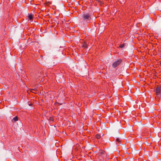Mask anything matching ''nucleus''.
I'll return each mask as SVG.
<instances>
[{"label":"nucleus","mask_w":161,"mask_h":161,"mask_svg":"<svg viewBox=\"0 0 161 161\" xmlns=\"http://www.w3.org/2000/svg\"><path fill=\"white\" fill-rule=\"evenodd\" d=\"M156 95L155 98L157 100H161V86H158L156 89Z\"/></svg>","instance_id":"obj_1"},{"label":"nucleus","mask_w":161,"mask_h":161,"mask_svg":"<svg viewBox=\"0 0 161 161\" xmlns=\"http://www.w3.org/2000/svg\"><path fill=\"white\" fill-rule=\"evenodd\" d=\"M88 45L87 43V42L85 41L84 42L81 44V46L85 48H87L88 47Z\"/></svg>","instance_id":"obj_4"},{"label":"nucleus","mask_w":161,"mask_h":161,"mask_svg":"<svg viewBox=\"0 0 161 161\" xmlns=\"http://www.w3.org/2000/svg\"><path fill=\"white\" fill-rule=\"evenodd\" d=\"M116 142H118L119 144H120L121 143V141L118 138H117L116 139Z\"/></svg>","instance_id":"obj_9"},{"label":"nucleus","mask_w":161,"mask_h":161,"mask_svg":"<svg viewBox=\"0 0 161 161\" xmlns=\"http://www.w3.org/2000/svg\"><path fill=\"white\" fill-rule=\"evenodd\" d=\"M82 19L84 22L88 23L91 19V15L89 13L84 14L82 16Z\"/></svg>","instance_id":"obj_2"},{"label":"nucleus","mask_w":161,"mask_h":161,"mask_svg":"<svg viewBox=\"0 0 161 161\" xmlns=\"http://www.w3.org/2000/svg\"><path fill=\"white\" fill-rule=\"evenodd\" d=\"M29 14V15L28 16L29 19L30 20H32L33 18V16H34L33 15L31 14Z\"/></svg>","instance_id":"obj_6"},{"label":"nucleus","mask_w":161,"mask_h":161,"mask_svg":"<svg viewBox=\"0 0 161 161\" xmlns=\"http://www.w3.org/2000/svg\"><path fill=\"white\" fill-rule=\"evenodd\" d=\"M18 120V117L17 116H15L13 118V119L12 120V121L13 122H14L17 121Z\"/></svg>","instance_id":"obj_7"},{"label":"nucleus","mask_w":161,"mask_h":161,"mask_svg":"<svg viewBox=\"0 0 161 161\" xmlns=\"http://www.w3.org/2000/svg\"><path fill=\"white\" fill-rule=\"evenodd\" d=\"M124 45H125V44L124 43V44H120V45H119V47L120 48H123L124 47Z\"/></svg>","instance_id":"obj_11"},{"label":"nucleus","mask_w":161,"mask_h":161,"mask_svg":"<svg viewBox=\"0 0 161 161\" xmlns=\"http://www.w3.org/2000/svg\"><path fill=\"white\" fill-rule=\"evenodd\" d=\"M96 137L97 139H99L101 137V136L99 134H97L96 135Z\"/></svg>","instance_id":"obj_10"},{"label":"nucleus","mask_w":161,"mask_h":161,"mask_svg":"<svg viewBox=\"0 0 161 161\" xmlns=\"http://www.w3.org/2000/svg\"><path fill=\"white\" fill-rule=\"evenodd\" d=\"M122 60L121 59H119L115 61L112 64V67L114 68H115L119 65L122 62Z\"/></svg>","instance_id":"obj_3"},{"label":"nucleus","mask_w":161,"mask_h":161,"mask_svg":"<svg viewBox=\"0 0 161 161\" xmlns=\"http://www.w3.org/2000/svg\"><path fill=\"white\" fill-rule=\"evenodd\" d=\"M98 2H100V1H99V0H98Z\"/></svg>","instance_id":"obj_12"},{"label":"nucleus","mask_w":161,"mask_h":161,"mask_svg":"<svg viewBox=\"0 0 161 161\" xmlns=\"http://www.w3.org/2000/svg\"><path fill=\"white\" fill-rule=\"evenodd\" d=\"M30 91L33 93H36V92L37 91V89L36 88L34 89H30Z\"/></svg>","instance_id":"obj_5"},{"label":"nucleus","mask_w":161,"mask_h":161,"mask_svg":"<svg viewBox=\"0 0 161 161\" xmlns=\"http://www.w3.org/2000/svg\"><path fill=\"white\" fill-rule=\"evenodd\" d=\"M105 152L103 150H101L100 152L98 153V154L99 155H101L102 154H104Z\"/></svg>","instance_id":"obj_8"}]
</instances>
